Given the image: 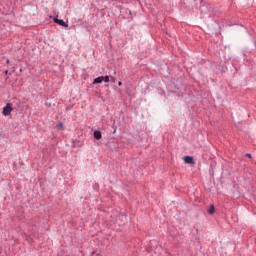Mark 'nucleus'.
Instances as JSON below:
<instances>
[{
  "mask_svg": "<svg viewBox=\"0 0 256 256\" xmlns=\"http://www.w3.org/2000/svg\"><path fill=\"white\" fill-rule=\"evenodd\" d=\"M11 111H13V104L7 103L6 106L3 108L2 113L4 117H9V115H11Z\"/></svg>",
  "mask_w": 256,
  "mask_h": 256,
  "instance_id": "1",
  "label": "nucleus"
},
{
  "mask_svg": "<svg viewBox=\"0 0 256 256\" xmlns=\"http://www.w3.org/2000/svg\"><path fill=\"white\" fill-rule=\"evenodd\" d=\"M184 163H187L188 165H195V160L191 156H185Z\"/></svg>",
  "mask_w": 256,
  "mask_h": 256,
  "instance_id": "2",
  "label": "nucleus"
},
{
  "mask_svg": "<svg viewBox=\"0 0 256 256\" xmlns=\"http://www.w3.org/2000/svg\"><path fill=\"white\" fill-rule=\"evenodd\" d=\"M54 22L57 23L58 25H61L62 27H67V23H65V21H63V20L54 18Z\"/></svg>",
  "mask_w": 256,
  "mask_h": 256,
  "instance_id": "3",
  "label": "nucleus"
},
{
  "mask_svg": "<svg viewBox=\"0 0 256 256\" xmlns=\"http://www.w3.org/2000/svg\"><path fill=\"white\" fill-rule=\"evenodd\" d=\"M103 76L97 77L94 79L93 84L97 85V83H101L103 81Z\"/></svg>",
  "mask_w": 256,
  "mask_h": 256,
  "instance_id": "4",
  "label": "nucleus"
},
{
  "mask_svg": "<svg viewBox=\"0 0 256 256\" xmlns=\"http://www.w3.org/2000/svg\"><path fill=\"white\" fill-rule=\"evenodd\" d=\"M102 135L100 131H94V139H97L99 141V139H101Z\"/></svg>",
  "mask_w": 256,
  "mask_h": 256,
  "instance_id": "5",
  "label": "nucleus"
},
{
  "mask_svg": "<svg viewBox=\"0 0 256 256\" xmlns=\"http://www.w3.org/2000/svg\"><path fill=\"white\" fill-rule=\"evenodd\" d=\"M208 213H209L210 215H213V213H215V206H214V205H211V206H210V209L208 210Z\"/></svg>",
  "mask_w": 256,
  "mask_h": 256,
  "instance_id": "6",
  "label": "nucleus"
},
{
  "mask_svg": "<svg viewBox=\"0 0 256 256\" xmlns=\"http://www.w3.org/2000/svg\"><path fill=\"white\" fill-rule=\"evenodd\" d=\"M103 81L105 82V83H109V76H103Z\"/></svg>",
  "mask_w": 256,
  "mask_h": 256,
  "instance_id": "7",
  "label": "nucleus"
},
{
  "mask_svg": "<svg viewBox=\"0 0 256 256\" xmlns=\"http://www.w3.org/2000/svg\"><path fill=\"white\" fill-rule=\"evenodd\" d=\"M57 129H63V123H59V124H57Z\"/></svg>",
  "mask_w": 256,
  "mask_h": 256,
  "instance_id": "8",
  "label": "nucleus"
},
{
  "mask_svg": "<svg viewBox=\"0 0 256 256\" xmlns=\"http://www.w3.org/2000/svg\"><path fill=\"white\" fill-rule=\"evenodd\" d=\"M246 157H249V159H251V154H246Z\"/></svg>",
  "mask_w": 256,
  "mask_h": 256,
  "instance_id": "9",
  "label": "nucleus"
},
{
  "mask_svg": "<svg viewBox=\"0 0 256 256\" xmlns=\"http://www.w3.org/2000/svg\"><path fill=\"white\" fill-rule=\"evenodd\" d=\"M118 85H119V87H121L122 83H121V82H119V83H118Z\"/></svg>",
  "mask_w": 256,
  "mask_h": 256,
  "instance_id": "10",
  "label": "nucleus"
}]
</instances>
